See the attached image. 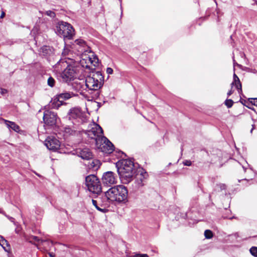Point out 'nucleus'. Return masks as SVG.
<instances>
[{"instance_id": "obj_29", "label": "nucleus", "mask_w": 257, "mask_h": 257, "mask_svg": "<svg viewBox=\"0 0 257 257\" xmlns=\"http://www.w3.org/2000/svg\"><path fill=\"white\" fill-rule=\"evenodd\" d=\"M69 52V50L67 48H64L63 52H62V55L63 56H65L68 54V53Z\"/></svg>"}, {"instance_id": "obj_36", "label": "nucleus", "mask_w": 257, "mask_h": 257, "mask_svg": "<svg viewBox=\"0 0 257 257\" xmlns=\"http://www.w3.org/2000/svg\"><path fill=\"white\" fill-rule=\"evenodd\" d=\"M5 15H6L4 11H2V13H1V15L0 16V18L1 19H3L5 17Z\"/></svg>"}, {"instance_id": "obj_39", "label": "nucleus", "mask_w": 257, "mask_h": 257, "mask_svg": "<svg viewBox=\"0 0 257 257\" xmlns=\"http://www.w3.org/2000/svg\"><path fill=\"white\" fill-rule=\"evenodd\" d=\"M253 104L257 106V98L253 99Z\"/></svg>"}, {"instance_id": "obj_2", "label": "nucleus", "mask_w": 257, "mask_h": 257, "mask_svg": "<svg viewBox=\"0 0 257 257\" xmlns=\"http://www.w3.org/2000/svg\"><path fill=\"white\" fill-rule=\"evenodd\" d=\"M89 113H81V137L87 139L89 144H96L103 137V130L100 126L92 120H88Z\"/></svg>"}, {"instance_id": "obj_38", "label": "nucleus", "mask_w": 257, "mask_h": 257, "mask_svg": "<svg viewBox=\"0 0 257 257\" xmlns=\"http://www.w3.org/2000/svg\"><path fill=\"white\" fill-rule=\"evenodd\" d=\"M79 152L77 151H75L74 153H73V155H76L78 157H80Z\"/></svg>"}, {"instance_id": "obj_35", "label": "nucleus", "mask_w": 257, "mask_h": 257, "mask_svg": "<svg viewBox=\"0 0 257 257\" xmlns=\"http://www.w3.org/2000/svg\"><path fill=\"white\" fill-rule=\"evenodd\" d=\"M6 216L11 222H14L15 219L13 217H10L8 215H6Z\"/></svg>"}, {"instance_id": "obj_25", "label": "nucleus", "mask_w": 257, "mask_h": 257, "mask_svg": "<svg viewBox=\"0 0 257 257\" xmlns=\"http://www.w3.org/2000/svg\"><path fill=\"white\" fill-rule=\"evenodd\" d=\"M250 253L254 256L257 257V247L252 246L250 248Z\"/></svg>"}, {"instance_id": "obj_14", "label": "nucleus", "mask_w": 257, "mask_h": 257, "mask_svg": "<svg viewBox=\"0 0 257 257\" xmlns=\"http://www.w3.org/2000/svg\"><path fill=\"white\" fill-rule=\"evenodd\" d=\"M45 145L50 150L56 151L60 147V143L59 140L53 136L47 137L45 141Z\"/></svg>"}, {"instance_id": "obj_10", "label": "nucleus", "mask_w": 257, "mask_h": 257, "mask_svg": "<svg viewBox=\"0 0 257 257\" xmlns=\"http://www.w3.org/2000/svg\"><path fill=\"white\" fill-rule=\"evenodd\" d=\"M148 175L143 169L140 168L136 171V174L134 178L135 181L133 184L134 190H137L143 187L146 182Z\"/></svg>"}, {"instance_id": "obj_26", "label": "nucleus", "mask_w": 257, "mask_h": 257, "mask_svg": "<svg viewBox=\"0 0 257 257\" xmlns=\"http://www.w3.org/2000/svg\"><path fill=\"white\" fill-rule=\"evenodd\" d=\"M0 244L2 246H3L4 245H7V246L9 245L8 242L6 239L4 238V237L0 235Z\"/></svg>"}, {"instance_id": "obj_20", "label": "nucleus", "mask_w": 257, "mask_h": 257, "mask_svg": "<svg viewBox=\"0 0 257 257\" xmlns=\"http://www.w3.org/2000/svg\"><path fill=\"white\" fill-rule=\"evenodd\" d=\"M41 53L44 56H50L53 53V49L47 46H44L41 48Z\"/></svg>"}, {"instance_id": "obj_33", "label": "nucleus", "mask_w": 257, "mask_h": 257, "mask_svg": "<svg viewBox=\"0 0 257 257\" xmlns=\"http://www.w3.org/2000/svg\"><path fill=\"white\" fill-rule=\"evenodd\" d=\"M82 104H83L85 106V109L87 111L88 109H87V108L86 107V100L85 99L82 100V99L81 98V105Z\"/></svg>"}, {"instance_id": "obj_11", "label": "nucleus", "mask_w": 257, "mask_h": 257, "mask_svg": "<svg viewBox=\"0 0 257 257\" xmlns=\"http://www.w3.org/2000/svg\"><path fill=\"white\" fill-rule=\"evenodd\" d=\"M95 145L99 150L105 154H110L114 150L113 144L104 136Z\"/></svg>"}, {"instance_id": "obj_16", "label": "nucleus", "mask_w": 257, "mask_h": 257, "mask_svg": "<svg viewBox=\"0 0 257 257\" xmlns=\"http://www.w3.org/2000/svg\"><path fill=\"white\" fill-rule=\"evenodd\" d=\"M102 182L104 184L110 186L117 182V178L114 174L111 171L105 173L102 178Z\"/></svg>"}, {"instance_id": "obj_41", "label": "nucleus", "mask_w": 257, "mask_h": 257, "mask_svg": "<svg viewBox=\"0 0 257 257\" xmlns=\"http://www.w3.org/2000/svg\"><path fill=\"white\" fill-rule=\"evenodd\" d=\"M255 128V125L254 124L252 125V128L250 130V133H251L252 132V131Z\"/></svg>"}, {"instance_id": "obj_27", "label": "nucleus", "mask_w": 257, "mask_h": 257, "mask_svg": "<svg viewBox=\"0 0 257 257\" xmlns=\"http://www.w3.org/2000/svg\"><path fill=\"white\" fill-rule=\"evenodd\" d=\"M47 82L49 86L51 87H53L54 86L55 80L52 77H50L48 78Z\"/></svg>"}, {"instance_id": "obj_40", "label": "nucleus", "mask_w": 257, "mask_h": 257, "mask_svg": "<svg viewBox=\"0 0 257 257\" xmlns=\"http://www.w3.org/2000/svg\"><path fill=\"white\" fill-rule=\"evenodd\" d=\"M233 65L234 66L235 65H237V66H240V65L238 64L234 60V59H233Z\"/></svg>"}, {"instance_id": "obj_17", "label": "nucleus", "mask_w": 257, "mask_h": 257, "mask_svg": "<svg viewBox=\"0 0 257 257\" xmlns=\"http://www.w3.org/2000/svg\"><path fill=\"white\" fill-rule=\"evenodd\" d=\"M93 157V154L89 149L84 148L81 149V159L83 160V162L92 159Z\"/></svg>"}, {"instance_id": "obj_21", "label": "nucleus", "mask_w": 257, "mask_h": 257, "mask_svg": "<svg viewBox=\"0 0 257 257\" xmlns=\"http://www.w3.org/2000/svg\"><path fill=\"white\" fill-rule=\"evenodd\" d=\"M6 124L9 128H10L16 132L20 131V127L15 122L6 120Z\"/></svg>"}, {"instance_id": "obj_12", "label": "nucleus", "mask_w": 257, "mask_h": 257, "mask_svg": "<svg viewBox=\"0 0 257 257\" xmlns=\"http://www.w3.org/2000/svg\"><path fill=\"white\" fill-rule=\"evenodd\" d=\"M81 163L86 167L88 172L95 171L99 169L101 165L100 161L97 159H94L93 157L85 162H81Z\"/></svg>"}, {"instance_id": "obj_24", "label": "nucleus", "mask_w": 257, "mask_h": 257, "mask_svg": "<svg viewBox=\"0 0 257 257\" xmlns=\"http://www.w3.org/2000/svg\"><path fill=\"white\" fill-rule=\"evenodd\" d=\"M224 104L228 108H230L233 104V101L232 99H227L225 101Z\"/></svg>"}, {"instance_id": "obj_8", "label": "nucleus", "mask_w": 257, "mask_h": 257, "mask_svg": "<svg viewBox=\"0 0 257 257\" xmlns=\"http://www.w3.org/2000/svg\"><path fill=\"white\" fill-rule=\"evenodd\" d=\"M56 31L58 35L68 40L72 39L74 35V30L72 26L70 24L63 21L58 24Z\"/></svg>"}, {"instance_id": "obj_7", "label": "nucleus", "mask_w": 257, "mask_h": 257, "mask_svg": "<svg viewBox=\"0 0 257 257\" xmlns=\"http://www.w3.org/2000/svg\"><path fill=\"white\" fill-rule=\"evenodd\" d=\"M85 185L87 189L94 194H99L101 192V185L99 179L94 175L85 177Z\"/></svg>"}, {"instance_id": "obj_15", "label": "nucleus", "mask_w": 257, "mask_h": 257, "mask_svg": "<svg viewBox=\"0 0 257 257\" xmlns=\"http://www.w3.org/2000/svg\"><path fill=\"white\" fill-rule=\"evenodd\" d=\"M72 96V93L65 92L59 94L54 98L53 103L55 104V106L59 107L61 105L66 104V103L64 102V100L69 99Z\"/></svg>"}, {"instance_id": "obj_6", "label": "nucleus", "mask_w": 257, "mask_h": 257, "mask_svg": "<svg viewBox=\"0 0 257 257\" xmlns=\"http://www.w3.org/2000/svg\"><path fill=\"white\" fill-rule=\"evenodd\" d=\"M134 164L131 160H122L117 172L123 183H128L134 177Z\"/></svg>"}, {"instance_id": "obj_31", "label": "nucleus", "mask_w": 257, "mask_h": 257, "mask_svg": "<svg viewBox=\"0 0 257 257\" xmlns=\"http://www.w3.org/2000/svg\"><path fill=\"white\" fill-rule=\"evenodd\" d=\"M131 257H149L147 254H136Z\"/></svg>"}, {"instance_id": "obj_13", "label": "nucleus", "mask_w": 257, "mask_h": 257, "mask_svg": "<svg viewBox=\"0 0 257 257\" xmlns=\"http://www.w3.org/2000/svg\"><path fill=\"white\" fill-rule=\"evenodd\" d=\"M43 120L45 124L47 125H54L57 121V115L54 112L45 110L44 112Z\"/></svg>"}, {"instance_id": "obj_22", "label": "nucleus", "mask_w": 257, "mask_h": 257, "mask_svg": "<svg viewBox=\"0 0 257 257\" xmlns=\"http://www.w3.org/2000/svg\"><path fill=\"white\" fill-rule=\"evenodd\" d=\"M33 239L36 242H38L39 245L40 244H44L47 243H49L50 242L46 240H42L39 238L37 236H33Z\"/></svg>"}, {"instance_id": "obj_18", "label": "nucleus", "mask_w": 257, "mask_h": 257, "mask_svg": "<svg viewBox=\"0 0 257 257\" xmlns=\"http://www.w3.org/2000/svg\"><path fill=\"white\" fill-rule=\"evenodd\" d=\"M231 87L234 85L236 88L238 90V92L239 94L242 93V89H241V84L239 80V78L234 73L233 75V81L231 84Z\"/></svg>"}, {"instance_id": "obj_23", "label": "nucleus", "mask_w": 257, "mask_h": 257, "mask_svg": "<svg viewBox=\"0 0 257 257\" xmlns=\"http://www.w3.org/2000/svg\"><path fill=\"white\" fill-rule=\"evenodd\" d=\"M204 235L206 238L210 239L212 237V232L210 230H206L204 232Z\"/></svg>"}, {"instance_id": "obj_32", "label": "nucleus", "mask_w": 257, "mask_h": 257, "mask_svg": "<svg viewBox=\"0 0 257 257\" xmlns=\"http://www.w3.org/2000/svg\"><path fill=\"white\" fill-rule=\"evenodd\" d=\"M183 164L185 166H190L192 164V162L190 160H185L183 162Z\"/></svg>"}, {"instance_id": "obj_42", "label": "nucleus", "mask_w": 257, "mask_h": 257, "mask_svg": "<svg viewBox=\"0 0 257 257\" xmlns=\"http://www.w3.org/2000/svg\"><path fill=\"white\" fill-rule=\"evenodd\" d=\"M50 257H54V256L53 255H52V254H51V253H50Z\"/></svg>"}, {"instance_id": "obj_4", "label": "nucleus", "mask_w": 257, "mask_h": 257, "mask_svg": "<svg viewBox=\"0 0 257 257\" xmlns=\"http://www.w3.org/2000/svg\"><path fill=\"white\" fill-rule=\"evenodd\" d=\"M98 64V59L92 51L90 44L81 40V67H86L87 72L91 71L90 65L96 67Z\"/></svg>"}, {"instance_id": "obj_9", "label": "nucleus", "mask_w": 257, "mask_h": 257, "mask_svg": "<svg viewBox=\"0 0 257 257\" xmlns=\"http://www.w3.org/2000/svg\"><path fill=\"white\" fill-rule=\"evenodd\" d=\"M107 193L106 191L104 194L97 196L96 199H91L92 203L95 208L103 213H105L108 210L107 208L109 207L110 203L111 202Z\"/></svg>"}, {"instance_id": "obj_19", "label": "nucleus", "mask_w": 257, "mask_h": 257, "mask_svg": "<svg viewBox=\"0 0 257 257\" xmlns=\"http://www.w3.org/2000/svg\"><path fill=\"white\" fill-rule=\"evenodd\" d=\"M69 115L70 118H79L80 116V109L76 107L71 109L69 113Z\"/></svg>"}, {"instance_id": "obj_3", "label": "nucleus", "mask_w": 257, "mask_h": 257, "mask_svg": "<svg viewBox=\"0 0 257 257\" xmlns=\"http://www.w3.org/2000/svg\"><path fill=\"white\" fill-rule=\"evenodd\" d=\"M91 71L87 72L86 67H81V76L85 78V86L91 90H97L103 85L104 77L100 71L94 72L95 67L90 65Z\"/></svg>"}, {"instance_id": "obj_1", "label": "nucleus", "mask_w": 257, "mask_h": 257, "mask_svg": "<svg viewBox=\"0 0 257 257\" xmlns=\"http://www.w3.org/2000/svg\"><path fill=\"white\" fill-rule=\"evenodd\" d=\"M80 61L71 60L70 62L63 61L62 59L60 60L56 64V68L59 70L60 66L65 67L66 69L60 73V77L61 80L66 83L71 82V85L73 88L79 91L80 90V75L79 74L80 70Z\"/></svg>"}, {"instance_id": "obj_37", "label": "nucleus", "mask_w": 257, "mask_h": 257, "mask_svg": "<svg viewBox=\"0 0 257 257\" xmlns=\"http://www.w3.org/2000/svg\"><path fill=\"white\" fill-rule=\"evenodd\" d=\"M233 93V90L232 89L230 90L228 93H227V95L228 96H229L230 95H231Z\"/></svg>"}, {"instance_id": "obj_5", "label": "nucleus", "mask_w": 257, "mask_h": 257, "mask_svg": "<svg viewBox=\"0 0 257 257\" xmlns=\"http://www.w3.org/2000/svg\"><path fill=\"white\" fill-rule=\"evenodd\" d=\"M107 195L111 202L125 203L127 201L128 190L122 185H116L107 190Z\"/></svg>"}, {"instance_id": "obj_34", "label": "nucleus", "mask_w": 257, "mask_h": 257, "mask_svg": "<svg viewBox=\"0 0 257 257\" xmlns=\"http://www.w3.org/2000/svg\"><path fill=\"white\" fill-rule=\"evenodd\" d=\"M106 72L108 74H111L113 73V69L111 68L108 67L106 69Z\"/></svg>"}, {"instance_id": "obj_28", "label": "nucleus", "mask_w": 257, "mask_h": 257, "mask_svg": "<svg viewBox=\"0 0 257 257\" xmlns=\"http://www.w3.org/2000/svg\"><path fill=\"white\" fill-rule=\"evenodd\" d=\"M45 15L48 16L50 17L51 18H54L55 16V14L54 12L52 11H47L45 13Z\"/></svg>"}, {"instance_id": "obj_30", "label": "nucleus", "mask_w": 257, "mask_h": 257, "mask_svg": "<svg viewBox=\"0 0 257 257\" xmlns=\"http://www.w3.org/2000/svg\"><path fill=\"white\" fill-rule=\"evenodd\" d=\"M8 91L7 89H5V88H0V93L3 95L6 94L7 93H8Z\"/></svg>"}]
</instances>
